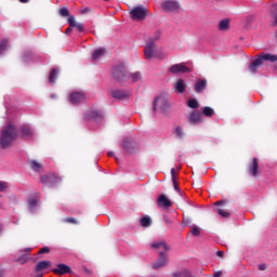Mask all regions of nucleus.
Wrapping results in <instances>:
<instances>
[{"instance_id": "f257e3e1", "label": "nucleus", "mask_w": 277, "mask_h": 277, "mask_svg": "<svg viewBox=\"0 0 277 277\" xmlns=\"http://www.w3.org/2000/svg\"><path fill=\"white\" fill-rule=\"evenodd\" d=\"M17 137L18 132L16 127L6 124L0 135V147H2V149L9 148Z\"/></svg>"}, {"instance_id": "f03ea898", "label": "nucleus", "mask_w": 277, "mask_h": 277, "mask_svg": "<svg viewBox=\"0 0 277 277\" xmlns=\"http://www.w3.org/2000/svg\"><path fill=\"white\" fill-rule=\"evenodd\" d=\"M148 16V9L143 5L138 4L129 10V17L133 22H143Z\"/></svg>"}, {"instance_id": "7ed1b4c3", "label": "nucleus", "mask_w": 277, "mask_h": 277, "mask_svg": "<svg viewBox=\"0 0 277 277\" xmlns=\"http://www.w3.org/2000/svg\"><path fill=\"white\" fill-rule=\"evenodd\" d=\"M157 51V45L155 44L154 41H148L145 45L144 49V56L146 61H151L154 57L158 60H164L167 57L166 53H156Z\"/></svg>"}, {"instance_id": "20e7f679", "label": "nucleus", "mask_w": 277, "mask_h": 277, "mask_svg": "<svg viewBox=\"0 0 277 277\" xmlns=\"http://www.w3.org/2000/svg\"><path fill=\"white\" fill-rule=\"evenodd\" d=\"M113 78L120 82L129 81L130 76L124 64H118L113 68Z\"/></svg>"}, {"instance_id": "39448f33", "label": "nucleus", "mask_w": 277, "mask_h": 277, "mask_svg": "<svg viewBox=\"0 0 277 277\" xmlns=\"http://www.w3.org/2000/svg\"><path fill=\"white\" fill-rule=\"evenodd\" d=\"M40 182L44 185L53 187V186L62 183L63 179H62V176H60L53 172H50V173L40 175Z\"/></svg>"}, {"instance_id": "423d86ee", "label": "nucleus", "mask_w": 277, "mask_h": 277, "mask_svg": "<svg viewBox=\"0 0 277 277\" xmlns=\"http://www.w3.org/2000/svg\"><path fill=\"white\" fill-rule=\"evenodd\" d=\"M161 9L166 13H175L181 9V4L175 0H166L161 3Z\"/></svg>"}, {"instance_id": "0eeeda50", "label": "nucleus", "mask_w": 277, "mask_h": 277, "mask_svg": "<svg viewBox=\"0 0 277 277\" xmlns=\"http://www.w3.org/2000/svg\"><path fill=\"white\" fill-rule=\"evenodd\" d=\"M168 71L171 75L189 74L192 69L186 66V63L173 64L169 67Z\"/></svg>"}, {"instance_id": "6e6552de", "label": "nucleus", "mask_w": 277, "mask_h": 277, "mask_svg": "<svg viewBox=\"0 0 277 277\" xmlns=\"http://www.w3.org/2000/svg\"><path fill=\"white\" fill-rule=\"evenodd\" d=\"M158 106L160 107V109L162 111H167V109L169 108V102H168L166 96L160 95V96H156L155 97V100L153 102V110H154V113L157 111Z\"/></svg>"}, {"instance_id": "1a4fd4ad", "label": "nucleus", "mask_w": 277, "mask_h": 277, "mask_svg": "<svg viewBox=\"0 0 277 277\" xmlns=\"http://www.w3.org/2000/svg\"><path fill=\"white\" fill-rule=\"evenodd\" d=\"M150 249L163 252L167 254V252L171 251V246L166 242V240H155L154 242H150Z\"/></svg>"}, {"instance_id": "9d476101", "label": "nucleus", "mask_w": 277, "mask_h": 277, "mask_svg": "<svg viewBox=\"0 0 277 277\" xmlns=\"http://www.w3.org/2000/svg\"><path fill=\"white\" fill-rule=\"evenodd\" d=\"M248 172L252 177H259L261 174L259 158H252V161L248 166Z\"/></svg>"}, {"instance_id": "9b49d317", "label": "nucleus", "mask_w": 277, "mask_h": 277, "mask_svg": "<svg viewBox=\"0 0 277 277\" xmlns=\"http://www.w3.org/2000/svg\"><path fill=\"white\" fill-rule=\"evenodd\" d=\"M110 95L114 100L124 101L130 98L131 92L128 90L115 89L110 91Z\"/></svg>"}, {"instance_id": "f8f14e48", "label": "nucleus", "mask_w": 277, "mask_h": 277, "mask_svg": "<svg viewBox=\"0 0 277 277\" xmlns=\"http://www.w3.org/2000/svg\"><path fill=\"white\" fill-rule=\"evenodd\" d=\"M85 101V93L80 91H74L69 94V103L71 105H78Z\"/></svg>"}, {"instance_id": "ddd939ff", "label": "nucleus", "mask_w": 277, "mask_h": 277, "mask_svg": "<svg viewBox=\"0 0 277 277\" xmlns=\"http://www.w3.org/2000/svg\"><path fill=\"white\" fill-rule=\"evenodd\" d=\"M168 263H169V258H168L167 253H164V251H159V256L156 260V262H154L153 268L159 269V268L168 265Z\"/></svg>"}, {"instance_id": "4468645a", "label": "nucleus", "mask_w": 277, "mask_h": 277, "mask_svg": "<svg viewBox=\"0 0 277 277\" xmlns=\"http://www.w3.org/2000/svg\"><path fill=\"white\" fill-rule=\"evenodd\" d=\"M56 276H64L66 274H72L70 266L67 264H56L55 268L51 271Z\"/></svg>"}, {"instance_id": "2eb2a0df", "label": "nucleus", "mask_w": 277, "mask_h": 277, "mask_svg": "<svg viewBox=\"0 0 277 277\" xmlns=\"http://www.w3.org/2000/svg\"><path fill=\"white\" fill-rule=\"evenodd\" d=\"M259 58L261 65L264 64V62H269L272 64L277 63V55L276 54H271V53H260L256 55Z\"/></svg>"}, {"instance_id": "dca6fc26", "label": "nucleus", "mask_w": 277, "mask_h": 277, "mask_svg": "<svg viewBox=\"0 0 277 277\" xmlns=\"http://www.w3.org/2000/svg\"><path fill=\"white\" fill-rule=\"evenodd\" d=\"M188 123L192 126H198L202 123V114L199 111H192L187 118Z\"/></svg>"}, {"instance_id": "f3484780", "label": "nucleus", "mask_w": 277, "mask_h": 277, "mask_svg": "<svg viewBox=\"0 0 277 277\" xmlns=\"http://www.w3.org/2000/svg\"><path fill=\"white\" fill-rule=\"evenodd\" d=\"M122 147L128 154H134L137 150L136 144L130 138L123 140Z\"/></svg>"}, {"instance_id": "a211bd4d", "label": "nucleus", "mask_w": 277, "mask_h": 277, "mask_svg": "<svg viewBox=\"0 0 277 277\" xmlns=\"http://www.w3.org/2000/svg\"><path fill=\"white\" fill-rule=\"evenodd\" d=\"M157 205L158 207H163L168 209L172 207V201L164 194H161L157 198Z\"/></svg>"}, {"instance_id": "6ab92c4d", "label": "nucleus", "mask_w": 277, "mask_h": 277, "mask_svg": "<svg viewBox=\"0 0 277 277\" xmlns=\"http://www.w3.org/2000/svg\"><path fill=\"white\" fill-rule=\"evenodd\" d=\"M102 118V113L94 109H89L84 114V119L87 120H100Z\"/></svg>"}, {"instance_id": "aec40b11", "label": "nucleus", "mask_w": 277, "mask_h": 277, "mask_svg": "<svg viewBox=\"0 0 277 277\" xmlns=\"http://www.w3.org/2000/svg\"><path fill=\"white\" fill-rule=\"evenodd\" d=\"M174 89L176 90V92L179 94H184L186 89H187V83L185 82L184 79H179L175 83H174Z\"/></svg>"}, {"instance_id": "412c9836", "label": "nucleus", "mask_w": 277, "mask_h": 277, "mask_svg": "<svg viewBox=\"0 0 277 277\" xmlns=\"http://www.w3.org/2000/svg\"><path fill=\"white\" fill-rule=\"evenodd\" d=\"M51 265H52V262H47V261L38 262L35 266V273L42 274V272L51 267Z\"/></svg>"}, {"instance_id": "4be33fe9", "label": "nucleus", "mask_w": 277, "mask_h": 277, "mask_svg": "<svg viewBox=\"0 0 277 277\" xmlns=\"http://www.w3.org/2000/svg\"><path fill=\"white\" fill-rule=\"evenodd\" d=\"M217 29L220 31H228L230 29V19L229 18H223L219 22Z\"/></svg>"}, {"instance_id": "5701e85b", "label": "nucleus", "mask_w": 277, "mask_h": 277, "mask_svg": "<svg viewBox=\"0 0 277 277\" xmlns=\"http://www.w3.org/2000/svg\"><path fill=\"white\" fill-rule=\"evenodd\" d=\"M207 85H208V81L206 79H200L198 80L195 85H194V89H195V92L196 93H201L203 92L206 89H207Z\"/></svg>"}, {"instance_id": "b1692460", "label": "nucleus", "mask_w": 277, "mask_h": 277, "mask_svg": "<svg viewBox=\"0 0 277 277\" xmlns=\"http://www.w3.org/2000/svg\"><path fill=\"white\" fill-rule=\"evenodd\" d=\"M262 66V63L259 61L258 56L249 64V71L251 74H256L258 69Z\"/></svg>"}, {"instance_id": "393cba45", "label": "nucleus", "mask_w": 277, "mask_h": 277, "mask_svg": "<svg viewBox=\"0 0 277 277\" xmlns=\"http://www.w3.org/2000/svg\"><path fill=\"white\" fill-rule=\"evenodd\" d=\"M106 53V49L104 48H100L93 51L92 53V61H97L100 58H102Z\"/></svg>"}, {"instance_id": "a878e982", "label": "nucleus", "mask_w": 277, "mask_h": 277, "mask_svg": "<svg viewBox=\"0 0 277 277\" xmlns=\"http://www.w3.org/2000/svg\"><path fill=\"white\" fill-rule=\"evenodd\" d=\"M129 78L132 83H136L142 80V74L140 71L128 74Z\"/></svg>"}, {"instance_id": "bb28decb", "label": "nucleus", "mask_w": 277, "mask_h": 277, "mask_svg": "<svg viewBox=\"0 0 277 277\" xmlns=\"http://www.w3.org/2000/svg\"><path fill=\"white\" fill-rule=\"evenodd\" d=\"M202 115L207 118H212L215 115V110L210 106H205L202 108Z\"/></svg>"}, {"instance_id": "cd10ccee", "label": "nucleus", "mask_w": 277, "mask_h": 277, "mask_svg": "<svg viewBox=\"0 0 277 277\" xmlns=\"http://www.w3.org/2000/svg\"><path fill=\"white\" fill-rule=\"evenodd\" d=\"M151 224H153V221H151L150 216H143L142 219H140V225L142 227L147 228V227L151 226Z\"/></svg>"}, {"instance_id": "c85d7f7f", "label": "nucleus", "mask_w": 277, "mask_h": 277, "mask_svg": "<svg viewBox=\"0 0 277 277\" xmlns=\"http://www.w3.org/2000/svg\"><path fill=\"white\" fill-rule=\"evenodd\" d=\"M187 107L190 109H198L200 107V103L197 98H190L187 101Z\"/></svg>"}, {"instance_id": "c756f323", "label": "nucleus", "mask_w": 277, "mask_h": 277, "mask_svg": "<svg viewBox=\"0 0 277 277\" xmlns=\"http://www.w3.org/2000/svg\"><path fill=\"white\" fill-rule=\"evenodd\" d=\"M38 205V200L34 197L28 198V210L35 212V209Z\"/></svg>"}, {"instance_id": "7c9ffc66", "label": "nucleus", "mask_w": 277, "mask_h": 277, "mask_svg": "<svg viewBox=\"0 0 277 277\" xmlns=\"http://www.w3.org/2000/svg\"><path fill=\"white\" fill-rule=\"evenodd\" d=\"M29 166L35 172H39L42 169V164L37 160H30Z\"/></svg>"}, {"instance_id": "2f4dec72", "label": "nucleus", "mask_w": 277, "mask_h": 277, "mask_svg": "<svg viewBox=\"0 0 277 277\" xmlns=\"http://www.w3.org/2000/svg\"><path fill=\"white\" fill-rule=\"evenodd\" d=\"M32 135V130L28 126H22V137H29Z\"/></svg>"}, {"instance_id": "473e14b6", "label": "nucleus", "mask_w": 277, "mask_h": 277, "mask_svg": "<svg viewBox=\"0 0 277 277\" xmlns=\"http://www.w3.org/2000/svg\"><path fill=\"white\" fill-rule=\"evenodd\" d=\"M271 15L274 18L273 25L277 27V3L272 5Z\"/></svg>"}, {"instance_id": "72a5a7b5", "label": "nucleus", "mask_w": 277, "mask_h": 277, "mask_svg": "<svg viewBox=\"0 0 277 277\" xmlns=\"http://www.w3.org/2000/svg\"><path fill=\"white\" fill-rule=\"evenodd\" d=\"M57 79V70L55 68H52L50 74H49V82L50 83H55Z\"/></svg>"}, {"instance_id": "f704fd0d", "label": "nucleus", "mask_w": 277, "mask_h": 277, "mask_svg": "<svg viewBox=\"0 0 277 277\" xmlns=\"http://www.w3.org/2000/svg\"><path fill=\"white\" fill-rule=\"evenodd\" d=\"M216 212L219 213V215H221L222 217L228 219L232 216V213L229 211H226L222 208H217Z\"/></svg>"}, {"instance_id": "c9c22d12", "label": "nucleus", "mask_w": 277, "mask_h": 277, "mask_svg": "<svg viewBox=\"0 0 277 277\" xmlns=\"http://www.w3.org/2000/svg\"><path fill=\"white\" fill-rule=\"evenodd\" d=\"M175 135L177 138L183 140L184 138V130L183 127L176 126L175 127Z\"/></svg>"}, {"instance_id": "e433bc0d", "label": "nucleus", "mask_w": 277, "mask_h": 277, "mask_svg": "<svg viewBox=\"0 0 277 277\" xmlns=\"http://www.w3.org/2000/svg\"><path fill=\"white\" fill-rule=\"evenodd\" d=\"M58 14H60V16H62V17H69V16H70V12H69V10H68L67 6L61 8V9L58 10Z\"/></svg>"}, {"instance_id": "4c0bfd02", "label": "nucleus", "mask_w": 277, "mask_h": 277, "mask_svg": "<svg viewBox=\"0 0 277 277\" xmlns=\"http://www.w3.org/2000/svg\"><path fill=\"white\" fill-rule=\"evenodd\" d=\"M63 223L78 225L79 221H78V219H75L74 216H68L67 219L63 220Z\"/></svg>"}, {"instance_id": "58836bf2", "label": "nucleus", "mask_w": 277, "mask_h": 277, "mask_svg": "<svg viewBox=\"0 0 277 277\" xmlns=\"http://www.w3.org/2000/svg\"><path fill=\"white\" fill-rule=\"evenodd\" d=\"M67 23H68L69 27L77 26V22H76L75 15H68Z\"/></svg>"}, {"instance_id": "ea45409f", "label": "nucleus", "mask_w": 277, "mask_h": 277, "mask_svg": "<svg viewBox=\"0 0 277 277\" xmlns=\"http://www.w3.org/2000/svg\"><path fill=\"white\" fill-rule=\"evenodd\" d=\"M174 277H193L188 271H181V273H174Z\"/></svg>"}, {"instance_id": "a19ab883", "label": "nucleus", "mask_w": 277, "mask_h": 277, "mask_svg": "<svg viewBox=\"0 0 277 277\" xmlns=\"http://www.w3.org/2000/svg\"><path fill=\"white\" fill-rule=\"evenodd\" d=\"M9 45V40H2V42H0V55L6 50Z\"/></svg>"}, {"instance_id": "79ce46f5", "label": "nucleus", "mask_w": 277, "mask_h": 277, "mask_svg": "<svg viewBox=\"0 0 277 277\" xmlns=\"http://www.w3.org/2000/svg\"><path fill=\"white\" fill-rule=\"evenodd\" d=\"M190 234H192L194 237H198V236L201 235V232H200V229H199L197 226H195V227L192 228Z\"/></svg>"}, {"instance_id": "37998d69", "label": "nucleus", "mask_w": 277, "mask_h": 277, "mask_svg": "<svg viewBox=\"0 0 277 277\" xmlns=\"http://www.w3.org/2000/svg\"><path fill=\"white\" fill-rule=\"evenodd\" d=\"M51 252V249L49 247H42L39 249L38 254H48Z\"/></svg>"}, {"instance_id": "c03bdc74", "label": "nucleus", "mask_w": 277, "mask_h": 277, "mask_svg": "<svg viewBox=\"0 0 277 277\" xmlns=\"http://www.w3.org/2000/svg\"><path fill=\"white\" fill-rule=\"evenodd\" d=\"M72 27L76 28L79 32H83L84 30V26L82 23H76V25H74Z\"/></svg>"}, {"instance_id": "a18cd8bd", "label": "nucleus", "mask_w": 277, "mask_h": 277, "mask_svg": "<svg viewBox=\"0 0 277 277\" xmlns=\"http://www.w3.org/2000/svg\"><path fill=\"white\" fill-rule=\"evenodd\" d=\"M8 189V183L4 181H0V193H3Z\"/></svg>"}, {"instance_id": "49530a36", "label": "nucleus", "mask_w": 277, "mask_h": 277, "mask_svg": "<svg viewBox=\"0 0 277 277\" xmlns=\"http://www.w3.org/2000/svg\"><path fill=\"white\" fill-rule=\"evenodd\" d=\"M173 188L176 192H180L179 182L176 179L172 180Z\"/></svg>"}, {"instance_id": "de8ad7c7", "label": "nucleus", "mask_w": 277, "mask_h": 277, "mask_svg": "<svg viewBox=\"0 0 277 277\" xmlns=\"http://www.w3.org/2000/svg\"><path fill=\"white\" fill-rule=\"evenodd\" d=\"M171 177H172V180H176V177H177V173L174 168L171 169Z\"/></svg>"}, {"instance_id": "09e8293b", "label": "nucleus", "mask_w": 277, "mask_h": 277, "mask_svg": "<svg viewBox=\"0 0 277 277\" xmlns=\"http://www.w3.org/2000/svg\"><path fill=\"white\" fill-rule=\"evenodd\" d=\"M72 28H74V26H68V27L66 28V30H65V34H66V35H69L70 32H72Z\"/></svg>"}, {"instance_id": "8fccbe9b", "label": "nucleus", "mask_w": 277, "mask_h": 277, "mask_svg": "<svg viewBox=\"0 0 277 277\" xmlns=\"http://www.w3.org/2000/svg\"><path fill=\"white\" fill-rule=\"evenodd\" d=\"M267 268L266 264H260L259 271H265Z\"/></svg>"}, {"instance_id": "3c124183", "label": "nucleus", "mask_w": 277, "mask_h": 277, "mask_svg": "<svg viewBox=\"0 0 277 277\" xmlns=\"http://www.w3.org/2000/svg\"><path fill=\"white\" fill-rule=\"evenodd\" d=\"M216 255L221 259L224 258V251H216Z\"/></svg>"}, {"instance_id": "603ef678", "label": "nucleus", "mask_w": 277, "mask_h": 277, "mask_svg": "<svg viewBox=\"0 0 277 277\" xmlns=\"http://www.w3.org/2000/svg\"><path fill=\"white\" fill-rule=\"evenodd\" d=\"M91 11L90 8H85L81 11V14H88Z\"/></svg>"}, {"instance_id": "864d4df0", "label": "nucleus", "mask_w": 277, "mask_h": 277, "mask_svg": "<svg viewBox=\"0 0 277 277\" xmlns=\"http://www.w3.org/2000/svg\"><path fill=\"white\" fill-rule=\"evenodd\" d=\"M225 202L223 200H217L214 202L215 206H222L224 205Z\"/></svg>"}, {"instance_id": "5fc2aeb1", "label": "nucleus", "mask_w": 277, "mask_h": 277, "mask_svg": "<svg viewBox=\"0 0 277 277\" xmlns=\"http://www.w3.org/2000/svg\"><path fill=\"white\" fill-rule=\"evenodd\" d=\"M25 252L30 253L32 251L31 247H27L26 249H24Z\"/></svg>"}, {"instance_id": "6e6d98bb", "label": "nucleus", "mask_w": 277, "mask_h": 277, "mask_svg": "<svg viewBox=\"0 0 277 277\" xmlns=\"http://www.w3.org/2000/svg\"><path fill=\"white\" fill-rule=\"evenodd\" d=\"M84 273L88 274V275H91L92 271H89V268H84Z\"/></svg>"}, {"instance_id": "4d7b16f0", "label": "nucleus", "mask_w": 277, "mask_h": 277, "mask_svg": "<svg viewBox=\"0 0 277 277\" xmlns=\"http://www.w3.org/2000/svg\"><path fill=\"white\" fill-rule=\"evenodd\" d=\"M107 156H108V157H114V151H108V153H107Z\"/></svg>"}, {"instance_id": "13d9d810", "label": "nucleus", "mask_w": 277, "mask_h": 277, "mask_svg": "<svg viewBox=\"0 0 277 277\" xmlns=\"http://www.w3.org/2000/svg\"><path fill=\"white\" fill-rule=\"evenodd\" d=\"M36 277H43V273H36Z\"/></svg>"}, {"instance_id": "bf43d9fd", "label": "nucleus", "mask_w": 277, "mask_h": 277, "mask_svg": "<svg viewBox=\"0 0 277 277\" xmlns=\"http://www.w3.org/2000/svg\"><path fill=\"white\" fill-rule=\"evenodd\" d=\"M164 223H166V224H171L170 219H164Z\"/></svg>"}, {"instance_id": "052dcab7", "label": "nucleus", "mask_w": 277, "mask_h": 277, "mask_svg": "<svg viewBox=\"0 0 277 277\" xmlns=\"http://www.w3.org/2000/svg\"><path fill=\"white\" fill-rule=\"evenodd\" d=\"M19 2H22V3H28L29 0H19Z\"/></svg>"}, {"instance_id": "680f3d73", "label": "nucleus", "mask_w": 277, "mask_h": 277, "mask_svg": "<svg viewBox=\"0 0 277 277\" xmlns=\"http://www.w3.org/2000/svg\"><path fill=\"white\" fill-rule=\"evenodd\" d=\"M214 277H221V273H215Z\"/></svg>"}, {"instance_id": "e2e57ef3", "label": "nucleus", "mask_w": 277, "mask_h": 277, "mask_svg": "<svg viewBox=\"0 0 277 277\" xmlns=\"http://www.w3.org/2000/svg\"><path fill=\"white\" fill-rule=\"evenodd\" d=\"M55 97H56V95H55V94H52V95H51V98H55Z\"/></svg>"}, {"instance_id": "0e129e2a", "label": "nucleus", "mask_w": 277, "mask_h": 277, "mask_svg": "<svg viewBox=\"0 0 277 277\" xmlns=\"http://www.w3.org/2000/svg\"><path fill=\"white\" fill-rule=\"evenodd\" d=\"M104 2H110V0H103Z\"/></svg>"}]
</instances>
